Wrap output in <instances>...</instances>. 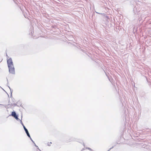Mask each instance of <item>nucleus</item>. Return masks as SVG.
<instances>
[{"instance_id":"nucleus-4","label":"nucleus","mask_w":151,"mask_h":151,"mask_svg":"<svg viewBox=\"0 0 151 151\" xmlns=\"http://www.w3.org/2000/svg\"><path fill=\"white\" fill-rule=\"evenodd\" d=\"M24 129L26 133L27 136H30V134L29 133V132L27 130V129L26 128L25 126L24 127Z\"/></svg>"},{"instance_id":"nucleus-3","label":"nucleus","mask_w":151,"mask_h":151,"mask_svg":"<svg viewBox=\"0 0 151 151\" xmlns=\"http://www.w3.org/2000/svg\"><path fill=\"white\" fill-rule=\"evenodd\" d=\"M7 63L8 67L14 65L13 63L11 58H10L9 59L7 60Z\"/></svg>"},{"instance_id":"nucleus-8","label":"nucleus","mask_w":151,"mask_h":151,"mask_svg":"<svg viewBox=\"0 0 151 151\" xmlns=\"http://www.w3.org/2000/svg\"><path fill=\"white\" fill-rule=\"evenodd\" d=\"M78 142H80L81 144H83V146H85L83 142V141H82V140H80L79 141H78Z\"/></svg>"},{"instance_id":"nucleus-25","label":"nucleus","mask_w":151,"mask_h":151,"mask_svg":"<svg viewBox=\"0 0 151 151\" xmlns=\"http://www.w3.org/2000/svg\"><path fill=\"white\" fill-rule=\"evenodd\" d=\"M83 150H84V149H82V151Z\"/></svg>"},{"instance_id":"nucleus-18","label":"nucleus","mask_w":151,"mask_h":151,"mask_svg":"<svg viewBox=\"0 0 151 151\" xmlns=\"http://www.w3.org/2000/svg\"><path fill=\"white\" fill-rule=\"evenodd\" d=\"M114 146H112V147H111V149H112L113 148H114Z\"/></svg>"},{"instance_id":"nucleus-20","label":"nucleus","mask_w":151,"mask_h":151,"mask_svg":"<svg viewBox=\"0 0 151 151\" xmlns=\"http://www.w3.org/2000/svg\"><path fill=\"white\" fill-rule=\"evenodd\" d=\"M106 18L107 19H109V17L108 16H106Z\"/></svg>"},{"instance_id":"nucleus-21","label":"nucleus","mask_w":151,"mask_h":151,"mask_svg":"<svg viewBox=\"0 0 151 151\" xmlns=\"http://www.w3.org/2000/svg\"><path fill=\"white\" fill-rule=\"evenodd\" d=\"M7 86L9 87V89H10V88H11L8 85H7Z\"/></svg>"},{"instance_id":"nucleus-19","label":"nucleus","mask_w":151,"mask_h":151,"mask_svg":"<svg viewBox=\"0 0 151 151\" xmlns=\"http://www.w3.org/2000/svg\"><path fill=\"white\" fill-rule=\"evenodd\" d=\"M8 102H9V104H11V103L10 101H9Z\"/></svg>"},{"instance_id":"nucleus-13","label":"nucleus","mask_w":151,"mask_h":151,"mask_svg":"<svg viewBox=\"0 0 151 151\" xmlns=\"http://www.w3.org/2000/svg\"><path fill=\"white\" fill-rule=\"evenodd\" d=\"M52 143L51 142H48L47 143V145L48 146H50V144H51Z\"/></svg>"},{"instance_id":"nucleus-7","label":"nucleus","mask_w":151,"mask_h":151,"mask_svg":"<svg viewBox=\"0 0 151 151\" xmlns=\"http://www.w3.org/2000/svg\"><path fill=\"white\" fill-rule=\"evenodd\" d=\"M10 97L12 99V102L13 103H15V100L14 99L12 96V97H11V96Z\"/></svg>"},{"instance_id":"nucleus-23","label":"nucleus","mask_w":151,"mask_h":151,"mask_svg":"<svg viewBox=\"0 0 151 151\" xmlns=\"http://www.w3.org/2000/svg\"><path fill=\"white\" fill-rule=\"evenodd\" d=\"M19 7L20 8V9H21V10H22V9H21V6H19Z\"/></svg>"},{"instance_id":"nucleus-22","label":"nucleus","mask_w":151,"mask_h":151,"mask_svg":"<svg viewBox=\"0 0 151 151\" xmlns=\"http://www.w3.org/2000/svg\"><path fill=\"white\" fill-rule=\"evenodd\" d=\"M111 149L110 148L109 149V150L107 151H109Z\"/></svg>"},{"instance_id":"nucleus-14","label":"nucleus","mask_w":151,"mask_h":151,"mask_svg":"<svg viewBox=\"0 0 151 151\" xmlns=\"http://www.w3.org/2000/svg\"><path fill=\"white\" fill-rule=\"evenodd\" d=\"M34 145H35L36 147H37V149H39V147H38V146H37V145H36V144H35V143H34Z\"/></svg>"},{"instance_id":"nucleus-24","label":"nucleus","mask_w":151,"mask_h":151,"mask_svg":"<svg viewBox=\"0 0 151 151\" xmlns=\"http://www.w3.org/2000/svg\"><path fill=\"white\" fill-rule=\"evenodd\" d=\"M0 87H1V88L3 89V90L4 91V89L2 88H1L0 86Z\"/></svg>"},{"instance_id":"nucleus-1","label":"nucleus","mask_w":151,"mask_h":151,"mask_svg":"<svg viewBox=\"0 0 151 151\" xmlns=\"http://www.w3.org/2000/svg\"><path fill=\"white\" fill-rule=\"evenodd\" d=\"M9 72L13 74H15V68L14 66L8 67Z\"/></svg>"},{"instance_id":"nucleus-9","label":"nucleus","mask_w":151,"mask_h":151,"mask_svg":"<svg viewBox=\"0 0 151 151\" xmlns=\"http://www.w3.org/2000/svg\"><path fill=\"white\" fill-rule=\"evenodd\" d=\"M29 138H30V139L31 140L32 142L33 143H35V142H34L33 140L31 138V137H30V136H28Z\"/></svg>"},{"instance_id":"nucleus-17","label":"nucleus","mask_w":151,"mask_h":151,"mask_svg":"<svg viewBox=\"0 0 151 151\" xmlns=\"http://www.w3.org/2000/svg\"><path fill=\"white\" fill-rule=\"evenodd\" d=\"M6 56L7 57V58H9V56H8L7 53H6Z\"/></svg>"},{"instance_id":"nucleus-15","label":"nucleus","mask_w":151,"mask_h":151,"mask_svg":"<svg viewBox=\"0 0 151 151\" xmlns=\"http://www.w3.org/2000/svg\"><path fill=\"white\" fill-rule=\"evenodd\" d=\"M76 139L73 138V139H72V140L73 141H76Z\"/></svg>"},{"instance_id":"nucleus-16","label":"nucleus","mask_w":151,"mask_h":151,"mask_svg":"<svg viewBox=\"0 0 151 151\" xmlns=\"http://www.w3.org/2000/svg\"><path fill=\"white\" fill-rule=\"evenodd\" d=\"M6 81H7V85H8V84L9 83H8V79H7V78H6Z\"/></svg>"},{"instance_id":"nucleus-5","label":"nucleus","mask_w":151,"mask_h":151,"mask_svg":"<svg viewBox=\"0 0 151 151\" xmlns=\"http://www.w3.org/2000/svg\"><path fill=\"white\" fill-rule=\"evenodd\" d=\"M8 106H12V105H14V106H17L18 107H19V105L17 104H15L14 103L13 104L11 103V104H8Z\"/></svg>"},{"instance_id":"nucleus-6","label":"nucleus","mask_w":151,"mask_h":151,"mask_svg":"<svg viewBox=\"0 0 151 151\" xmlns=\"http://www.w3.org/2000/svg\"><path fill=\"white\" fill-rule=\"evenodd\" d=\"M17 104L19 105V106L22 107V104L21 102H20L19 101L17 102Z\"/></svg>"},{"instance_id":"nucleus-2","label":"nucleus","mask_w":151,"mask_h":151,"mask_svg":"<svg viewBox=\"0 0 151 151\" xmlns=\"http://www.w3.org/2000/svg\"><path fill=\"white\" fill-rule=\"evenodd\" d=\"M12 116L14 117L17 120H20L18 118V115L17 114L15 111H13L12 112L10 116Z\"/></svg>"},{"instance_id":"nucleus-11","label":"nucleus","mask_w":151,"mask_h":151,"mask_svg":"<svg viewBox=\"0 0 151 151\" xmlns=\"http://www.w3.org/2000/svg\"><path fill=\"white\" fill-rule=\"evenodd\" d=\"M10 93H11V96H12V93L13 92V90L11 89V88H10Z\"/></svg>"},{"instance_id":"nucleus-10","label":"nucleus","mask_w":151,"mask_h":151,"mask_svg":"<svg viewBox=\"0 0 151 151\" xmlns=\"http://www.w3.org/2000/svg\"><path fill=\"white\" fill-rule=\"evenodd\" d=\"M86 149L89 150L90 151H93L91 149L88 147H86Z\"/></svg>"},{"instance_id":"nucleus-12","label":"nucleus","mask_w":151,"mask_h":151,"mask_svg":"<svg viewBox=\"0 0 151 151\" xmlns=\"http://www.w3.org/2000/svg\"><path fill=\"white\" fill-rule=\"evenodd\" d=\"M20 120V123L22 125L23 127H24L25 126L24 125V124H23V122H22V121L21 120Z\"/></svg>"}]
</instances>
